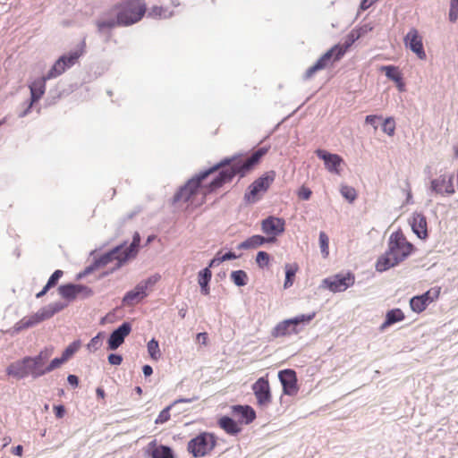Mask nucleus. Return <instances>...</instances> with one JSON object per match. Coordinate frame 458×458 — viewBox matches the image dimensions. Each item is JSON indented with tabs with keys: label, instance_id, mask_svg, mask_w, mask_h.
Segmentation results:
<instances>
[{
	"label": "nucleus",
	"instance_id": "obj_35",
	"mask_svg": "<svg viewBox=\"0 0 458 458\" xmlns=\"http://www.w3.org/2000/svg\"><path fill=\"white\" fill-rule=\"evenodd\" d=\"M381 70L384 71L386 76L389 80L393 81L394 82H400V81L402 80L403 76L400 73V72L398 71V68L396 66H394V65L382 66Z\"/></svg>",
	"mask_w": 458,
	"mask_h": 458
},
{
	"label": "nucleus",
	"instance_id": "obj_13",
	"mask_svg": "<svg viewBox=\"0 0 458 458\" xmlns=\"http://www.w3.org/2000/svg\"><path fill=\"white\" fill-rule=\"evenodd\" d=\"M131 331V325L129 322L122 323L117 328L112 331L107 340L108 350L118 349L124 342V339Z\"/></svg>",
	"mask_w": 458,
	"mask_h": 458
},
{
	"label": "nucleus",
	"instance_id": "obj_29",
	"mask_svg": "<svg viewBox=\"0 0 458 458\" xmlns=\"http://www.w3.org/2000/svg\"><path fill=\"white\" fill-rule=\"evenodd\" d=\"M198 397H193V398H181V399H177L175 400L172 404L168 405L167 407H165V409H163L160 413L158 414L157 418L155 420V423L156 424H164L165 423L166 421L169 420L170 419V411L171 409L175 406L176 404L178 403H191L192 401H195L197 400Z\"/></svg>",
	"mask_w": 458,
	"mask_h": 458
},
{
	"label": "nucleus",
	"instance_id": "obj_58",
	"mask_svg": "<svg viewBox=\"0 0 458 458\" xmlns=\"http://www.w3.org/2000/svg\"><path fill=\"white\" fill-rule=\"evenodd\" d=\"M54 412L56 418L61 419L65 414V408L63 404L55 405Z\"/></svg>",
	"mask_w": 458,
	"mask_h": 458
},
{
	"label": "nucleus",
	"instance_id": "obj_45",
	"mask_svg": "<svg viewBox=\"0 0 458 458\" xmlns=\"http://www.w3.org/2000/svg\"><path fill=\"white\" fill-rule=\"evenodd\" d=\"M103 338H104L103 332H99L96 336H94L87 345L89 351L95 352V351L98 350L103 344Z\"/></svg>",
	"mask_w": 458,
	"mask_h": 458
},
{
	"label": "nucleus",
	"instance_id": "obj_30",
	"mask_svg": "<svg viewBox=\"0 0 458 458\" xmlns=\"http://www.w3.org/2000/svg\"><path fill=\"white\" fill-rule=\"evenodd\" d=\"M122 250H123V245H118V246L113 248L112 250H110L109 251L101 255L96 260L100 267H104V266L107 265L114 259L117 260V263H116V265H117L119 263V258L122 256V253H123Z\"/></svg>",
	"mask_w": 458,
	"mask_h": 458
},
{
	"label": "nucleus",
	"instance_id": "obj_63",
	"mask_svg": "<svg viewBox=\"0 0 458 458\" xmlns=\"http://www.w3.org/2000/svg\"><path fill=\"white\" fill-rule=\"evenodd\" d=\"M380 117L377 116V115H373V114H369V115H367L366 118H365V123L367 124H369L371 126H373L374 128H377V121L379 119Z\"/></svg>",
	"mask_w": 458,
	"mask_h": 458
},
{
	"label": "nucleus",
	"instance_id": "obj_50",
	"mask_svg": "<svg viewBox=\"0 0 458 458\" xmlns=\"http://www.w3.org/2000/svg\"><path fill=\"white\" fill-rule=\"evenodd\" d=\"M66 361L62 357L53 359L45 368V375L61 367Z\"/></svg>",
	"mask_w": 458,
	"mask_h": 458
},
{
	"label": "nucleus",
	"instance_id": "obj_60",
	"mask_svg": "<svg viewBox=\"0 0 458 458\" xmlns=\"http://www.w3.org/2000/svg\"><path fill=\"white\" fill-rule=\"evenodd\" d=\"M138 293L140 294V296H142L143 298L147 297L148 296V293H147V288L146 286L144 285V284L140 281L135 287L134 289Z\"/></svg>",
	"mask_w": 458,
	"mask_h": 458
},
{
	"label": "nucleus",
	"instance_id": "obj_24",
	"mask_svg": "<svg viewBox=\"0 0 458 458\" xmlns=\"http://www.w3.org/2000/svg\"><path fill=\"white\" fill-rule=\"evenodd\" d=\"M332 58H334L333 50L327 51L313 65L307 69L304 78L306 80L310 79L317 72L323 70Z\"/></svg>",
	"mask_w": 458,
	"mask_h": 458
},
{
	"label": "nucleus",
	"instance_id": "obj_15",
	"mask_svg": "<svg viewBox=\"0 0 458 458\" xmlns=\"http://www.w3.org/2000/svg\"><path fill=\"white\" fill-rule=\"evenodd\" d=\"M430 190L437 194L445 192L453 195L455 192L454 174H442L438 178L433 179L430 182Z\"/></svg>",
	"mask_w": 458,
	"mask_h": 458
},
{
	"label": "nucleus",
	"instance_id": "obj_64",
	"mask_svg": "<svg viewBox=\"0 0 458 458\" xmlns=\"http://www.w3.org/2000/svg\"><path fill=\"white\" fill-rule=\"evenodd\" d=\"M67 381L73 387H77L79 386V377L75 375H69L67 377Z\"/></svg>",
	"mask_w": 458,
	"mask_h": 458
},
{
	"label": "nucleus",
	"instance_id": "obj_16",
	"mask_svg": "<svg viewBox=\"0 0 458 458\" xmlns=\"http://www.w3.org/2000/svg\"><path fill=\"white\" fill-rule=\"evenodd\" d=\"M285 222L283 218L269 216L261 222V229L264 233L276 240V236L284 231Z\"/></svg>",
	"mask_w": 458,
	"mask_h": 458
},
{
	"label": "nucleus",
	"instance_id": "obj_37",
	"mask_svg": "<svg viewBox=\"0 0 458 458\" xmlns=\"http://www.w3.org/2000/svg\"><path fill=\"white\" fill-rule=\"evenodd\" d=\"M143 299L144 298L140 296V293L132 289L124 294L123 298V303L126 306H132Z\"/></svg>",
	"mask_w": 458,
	"mask_h": 458
},
{
	"label": "nucleus",
	"instance_id": "obj_48",
	"mask_svg": "<svg viewBox=\"0 0 458 458\" xmlns=\"http://www.w3.org/2000/svg\"><path fill=\"white\" fill-rule=\"evenodd\" d=\"M382 130L389 136H393L394 134L395 123L393 117H387L385 119L382 124Z\"/></svg>",
	"mask_w": 458,
	"mask_h": 458
},
{
	"label": "nucleus",
	"instance_id": "obj_44",
	"mask_svg": "<svg viewBox=\"0 0 458 458\" xmlns=\"http://www.w3.org/2000/svg\"><path fill=\"white\" fill-rule=\"evenodd\" d=\"M319 247H320V250H321V253L323 255L324 258H327L329 254V238L327 236V234L321 231L319 233Z\"/></svg>",
	"mask_w": 458,
	"mask_h": 458
},
{
	"label": "nucleus",
	"instance_id": "obj_52",
	"mask_svg": "<svg viewBox=\"0 0 458 458\" xmlns=\"http://www.w3.org/2000/svg\"><path fill=\"white\" fill-rule=\"evenodd\" d=\"M161 279V276L159 274H154L141 282L144 284L146 288L151 289L159 280Z\"/></svg>",
	"mask_w": 458,
	"mask_h": 458
},
{
	"label": "nucleus",
	"instance_id": "obj_57",
	"mask_svg": "<svg viewBox=\"0 0 458 458\" xmlns=\"http://www.w3.org/2000/svg\"><path fill=\"white\" fill-rule=\"evenodd\" d=\"M311 191L309 189V188H306V187H301L299 191V197L301 199H304V200H308L310 199V196H311Z\"/></svg>",
	"mask_w": 458,
	"mask_h": 458
},
{
	"label": "nucleus",
	"instance_id": "obj_12",
	"mask_svg": "<svg viewBox=\"0 0 458 458\" xmlns=\"http://www.w3.org/2000/svg\"><path fill=\"white\" fill-rule=\"evenodd\" d=\"M403 42L405 47L410 48L420 60L426 58L422 38L416 29L412 28L409 30L403 38Z\"/></svg>",
	"mask_w": 458,
	"mask_h": 458
},
{
	"label": "nucleus",
	"instance_id": "obj_47",
	"mask_svg": "<svg viewBox=\"0 0 458 458\" xmlns=\"http://www.w3.org/2000/svg\"><path fill=\"white\" fill-rule=\"evenodd\" d=\"M270 260V255L263 250L257 253L256 262L260 268H265L268 266Z\"/></svg>",
	"mask_w": 458,
	"mask_h": 458
},
{
	"label": "nucleus",
	"instance_id": "obj_49",
	"mask_svg": "<svg viewBox=\"0 0 458 458\" xmlns=\"http://www.w3.org/2000/svg\"><path fill=\"white\" fill-rule=\"evenodd\" d=\"M439 295V290L437 289H430L427 291L426 293L420 294V296L425 302L428 304V306L434 301V300L437 299Z\"/></svg>",
	"mask_w": 458,
	"mask_h": 458
},
{
	"label": "nucleus",
	"instance_id": "obj_7",
	"mask_svg": "<svg viewBox=\"0 0 458 458\" xmlns=\"http://www.w3.org/2000/svg\"><path fill=\"white\" fill-rule=\"evenodd\" d=\"M215 446V437L210 433L203 432L189 441L187 449L194 457H202L213 450Z\"/></svg>",
	"mask_w": 458,
	"mask_h": 458
},
{
	"label": "nucleus",
	"instance_id": "obj_33",
	"mask_svg": "<svg viewBox=\"0 0 458 458\" xmlns=\"http://www.w3.org/2000/svg\"><path fill=\"white\" fill-rule=\"evenodd\" d=\"M248 249H256L266 242H273L274 238H266L262 235H252L251 237L248 238L247 240Z\"/></svg>",
	"mask_w": 458,
	"mask_h": 458
},
{
	"label": "nucleus",
	"instance_id": "obj_53",
	"mask_svg": "<svg viewBox=\"0 0 458 458\" xmlns=\"http://www.w3.org/2000/svg\"><path fill=\"white\" fill-rule=\"evenodd\" d=\"M100 267V266L98 264L97 260L95 259V261L93 262V264H91L90 266L87 267L83 272L78 274L77 276V279H81L82 278L83 276L92 273L95 269Z\"/></svg>",
	"mask_w": 458,
	"mask_h": 458
},
{
	"label": "nucleus",
	"instance_id": "obj_6",
	"mask_svg": "<svg viewBox=\"0 0 458 458\" xmlns=\"http://www.w3.org/2000/svg\"><path fill=\"white\" fill-rule=\"evenodd\" d=\"M315 317V313L302 314L294 318L285 319L278 323L272 330L273 337H282L292 334H298L302 327L309 324Z\"/></svg>",
	"mask_w": 458,
	"mask_h": 458
},
{
	"label": "nucleus",
	"instance_id": "obj_54",
	"mask_svg": "<svg viewBox=\"0 0 458 458\" xmlns=\"http://www.w3.org/2000/svg\"><path fill=\"white\" fill-rule=\"evenodd\" d=\"M63 271L60 269L55 270L48 278L47 282L49 284L55 286L59 281V279L63 276Z\"/></svg>",
	"mask_w": 458,
	"mask_h": 458
},
{
	"label": "nucleus",
	"instance_id": "obj_19",
	"mask_svg": "<svg viewBox=\"0 0 458 458\" xmlns=\"http://www.w3.org/2000/svg\"><path fill=\"white\" fill-rule=\"evenodd\" d=\"M316 155L318 158L324 161L327 169L335 174H339L338 167L340 166L343 159L336 154H332L324 149H317Z\"/></svg>",
	"mask_w": 458,
	"mask_h": 458
},
{
	"label": "nucleus",
	"instance_id": "obj_56",
	"mask_svg": "<svg viewBox=\"0 0 458 458\" xmlns=\"http://www.w3.org/2000/svg\"><path fill=\"white\" fill-rule=\"evenodd\" d=\"M107 359L111 365H120L123 361L122 355L118 353H110Z\"/></svg>",
	"mask_w": 458,
	"mask_h": 458
},
{
	"label": "nucleus",
	"instance_id": "obj_32",
	"mask_svg": "<svg viewBox=\"0 0 458 458\" xmlns=\"http://www.w3.org/2000/svg\"><path fill=\"white\" fill-rule=\"evenodd\" d=\"M218 425L230 435H236L241 431V428L235 420L228 416L221 417L218 420Z\"/></svg>",
	"mask_w": 458,
	"mask_h": 458
},
{
	"label": "nucleus",
	"instance_id": "obj_36",
	"mask_svg": "<svg viewBox=\"0 0 458 458\" xmlns=\"http://www.w3.org/2000/svg\"><path fill=\"white\" fill-rule=\"evenodd\" d=\"M81 345V343L80 340L73 341L72 344H70L62 353L61 357L63 358V360L68 361L80 349Z\"/></svg>",
	"mask_w": 458,
	"mask_h": 458
},
{
	"label": "nucleus",
	"instance_id": "obj_51",
	"mask_svg": "<svg viewBox=\"0 0 458 458\" xmlns=\"http://www.w3.org/2000/svg\"><path fill=\"white\" fill-rule=\"evenodd\" d=\"M448 19L451 22H455L458 19V0L450 1V9Z\"/></svg>",
	"mask_w": 458,
	"mask_h": 458
},
{
	"label": "nucleus",
	"instance_id": "obj_3",
	"mask_svg": "<svg viewBox=\"0 0 458 458\" xmlns=\"http://www.w3.org/2000/svg\"><path fill=\"white\" fill-rule=\"evenodd\" d=\"M229 159H222L219 163L215 165L201 171L194 177L190 179L185 185L182 186L179 191L174 194L173 200L174 203L182 201L187 202L197 192L198 189L200 186V183L203 180H205L208 175L215 173L216 171H219L220 166L225 163H228Z\"/></svg>",
	"mask_w": 458,
	"mask_h": 458
},
{
	"label": "nucleus",
	"instance_id": "obj_2",
	"mask_svg": "<svg viewBox=\"0 0 458 458\" xmlns=\"http://www.w3.org/2000/svg\"><path fill=\"white\" fill-rule=\"evenodd\" d=\"M414 250L412 243L408 242L401 231L394 232L388 240V249L376 263L378 272H385L405 260Z\"/></svg>",
	"mask_w": 458,
	"mask_h": 458
},
{
	"label": "nucleus",
	"instance_id": "obj_38",
	"mask_svg": "<svg viewBox=\"0 0 458 458\" xmlns=\"http://www.w3.org/2000/svg\"><path fill=\"white\" fill-rule=\"evenodd\" d=\"M410 307L412 311L420 313L426 310L428 304L421 299L420 295H416L410 300Z\"/></svg>",
	"mask_w": 458,
	"mask_h": 458
},
{
	"label": "nucleus",
	"instance_id": "obj_46",
	"mask_svg": "<svg viewBox=\"0 0 458 458\" xmlns=\"http://www.w3.org/2000/svg\"><path fill=\"white\" fill-rule=\"evenodd\" d=\"M212 277V272L209 267H205L201 269L198 274V283L199 284H209V282Z\"/></svg>",
	"mask_w": 458,
	"mask_h": 458
},
{
	"label": "nucleus",
	"instance_id": "obj_20",
	"mask_svg": "<svg viewBox=\"0 0 458 458\" xmlns=\"http://www.w3.org/2000/svg\"><path fill=\"white\" fill-rule=\"evenodd\" d=\"M96 25L98 33L106 35L107 38L110 37V32L114 27L123 26L122 24H120L117 13L108 14L100 17L96 21Z\"/></svg>",
	"mask_w": 458,
	"mask_h": 458
},
{
	"label": "nucleus",
	"instance_id": "obj_39",
	"mask_svg": "<svg viewBox=\"0 0 458 458\" xmlns=\"http://www.w3.org/2000/svg\"><path fill=\"white\" fill-rule=\"evenodd\" d=\"M147 348L148 352L152 360H157L161 357L159 344L155 338H152L148 343Z\"/></svg>",
	"mask_w": 458,
	"mask_h": 458
},
{
	"label": "nucleus",
	"instance_id": "obj_17",
	"mask_svg": "<svg viewBox=\"0 0 458 458\" xmlns=\"http://www.w3.org/2000/svg\"><path fill=\"white\" fill-rule=\"evenodd\" d=\"M140 243V235L139 233L136 232V233H134V234L132 236V241L130 243V245L127 246L126 248L123 247V250H122L123 253H122V256L119 258V263L117 265H115V267L114 269L120 268L129 259L134 258L139 251Z\"/></svg>",
	"mask_w": 458,
	"mask_h": 458
},
{
	"label": "nucleus",
	"instance_id": "obj_41",
	"mask_svg": "<svg viewBox=\"0 0 458 458\" xmlns=\"http://www.w3.org/2000/svg\"><path fill=\"white\" fill-rule=\"evenodd\" d=\"M296 271H297V266L293 267L289 264H287L285 266V280H284V287L285 289H287L293 285Z\"/></svg>",
	"mask_w": 458,
	"mask_h": 458
},
{
	"label": "nucleus",
	"instance_id": "obj_26",
	"mask_svg": "<svg viewBox=\"0 0 458 458\" xmlns=\"http://www.w3.org/2000/svg\"><path fill=\"white\" fill-rule=\"evenodd\" d=\"M148 451L151 458H174L171 447L163 445L156 446L155 441L149 443Z\"/></svg>",
	"mask_w": 458,
	"mask_h": 458
},
{
	"label": "nucleus",
	"instance_id": "obj_27",
	"mask_svg": "<svg viewBox=\"0 0 458 458\" xmlns=\"http://www.w3.org/2000/svg\"><path fill=\"white\" fill-rule=\"evenodd\" d=\"M81 289H83L81 284L69 283L60 285L58 287V293L64 299L72 301L80 294V290Z\"/></svg>",
	"mask_w": 458,
	"mask_h": 458
},
{
	"label": "nucleus",
	"instance_id": "obj_42",
	"mask_svg": "<svg viewBox=\"0 0 458 458\" xmlns=\"http://www.w3.org/2000/svg\"><path fill=\"white\" fill-rule=\"evenodd\" d=\"M341 195L348 200L350 203H352L357 198L356 190L348 185H342L340 189Z\"/></svg>",
	"mask_w": 458,
	"mask_h": 458
},
{
	"label": "nucleus",
	"instance_id": "obj_25",
	"mask_svg": "<svg viewBox=\"0 0 458 458\" xmlns=\"http://www.w3.org/2000/svg\"><path fill=\"white\" fill-rule=\"evenodd\" d=\"M48 81L45 76L35 80L29 86L30 90V100L32 103L38 101L46 90V81Z\"/></svg>",
	"mask_w": 458,
	"mask_h": 458
},
{
	"label": "nucleus",
	"instance_id": "obj_34",
	"mask_svg": "<svg viewBox=\"0 0 458 458\" xmlns=\"http://www.w3.org/2000/svg\"><path fill=\"white\" fill-rule=\"evenodd\" d=\"M230 277L237 286H245L248 284V275L244 270L233 271Z\"/></svg>",
	"mask_w": 458,
	"mask_h": 458
},
{
	"label": "nucleus",
	"instance_id": "obj_21",
	"mask_svg": "<svg viewBox=\"0 0 458 458\" xmlns=\"http://www.w3.org/2000/svg\"><path fill=\"white\" fill-rule=\"evenodd\" d=\"M232 414L237 418L240 423L250 424L256 418V412L252 407L249 405H233L232 406Z\"/></svg>",
	"mask_w": 458,
	"mask_h": 458
},
{
	"label": "nucleus",
	"instance_id": "obj_31",
	"mask_svg": "<svg viewBox=\"0 0 458 458\" xmlns=\"http://www.w3.org/2000/svg\"><path fill=\"white\" fill-rule=\"evenodd\" d=\"M25 361L28 376L30 375L33 378H38L45 375L44 368H41L32 356H25Z\"/></svg>",
	"mask_w": 458,
	"mask_h": 458
},
{
	"label": "nucleus",
	"instance_id": "obj_62",
	"mask_svg": "<svg viewBox=\"0 0 458 458\" xmlns=\"http://www.w3.org/2000/svg\"><path fill=\"white\" fill-rule=\"evenodd\" d=\"M221 257L222 260L225 262L227 260L236 259L241 257V254H236L233 251H227L225 254L221 255Z\"/></svg>",
	"mask_w": 458,
	"mask_h": 458
},
{
	"label": "nucleus",
	"instance_id": "obj_14",
	"mask_svg": "<svg viewBox=\"0 0 458 458\" xmlns=\"http://www.w3.org/2000/svg\"><path fill=\"white\" fill-rule=\"evenodd\" d=\"M278 378L283 386V392L286 395H294L298 392L296 372L286 369L278 372Z\"/></svg>",
	"mask_w": 458,
	"mask_h": 458
},
{
	"label": "nucleus",
	"instance_id": "obj_55",
	"mask_svg": "<svg viewBox=\"0 0 458 458\" xmlns=\"http://www.w3.org/2000/svg\"><path fill=\"white\" fill-rule=\"evenodd\" d=\"M374 29V26L371 23H365L362 26H360L356 31L360 35V37H363L369 32L372 31Z\"/></svg>",
	"mask_w": 458,
	"mask_h": 458
},
{
	"label": "nucleus",
	"instance_id": "obj_61",
	"mask_svg": "<svg viewBox=\"0 0 458 458\" xmlns=\"http://www.w3.org/2000/svg\"><path fill=\"white\" fill-rule=\"evenodd\" d=\"M224 262L221 257V251H218L216 256L210 260L208 267H213L218 266L220 263Z\"/></svg>",
	"mask_w": 458,
	"mask_h": 458
},
{
	"label": "nucleus",
	"instance_id": "obj_10",
	"mask_svg": "<svg viewBox=\"0 0 458 458\" xmlns=\"http://www.w3.org/2000/svg\"><path fill=\"white\" fill-rule=\"evenodd\" d=\"M276 173L269 171L255 180L250 186V191L245 194V198L249 202H255L257 200V195L259 192L266 191L270 184L274 182Z\"/></svg>",
	"mask_w": 458,
	"mask_h": 458
},
{
	"label": "nucleus",
	"instance_id": "obj_23",
	"mask_svg": "<svg viewBox=\"0 0 458 458\" xmlns=\"http://www.w3.org/2000/svg\"><path fill=\"white\" fill-rule=\"evenodd\" d=\"M6 374L17 380L23 379L28 377L25 357L21 360L11 363L6 368Z\"/></svg>",
	"mask_w": 458,
	"mask_h": 458
},
{
	"label": "nucleus",
	"instance_id": "obj_28",
	"mask_svg": "<svg viewBox=\"0 0 458 458\" xmlns=\"http://www.w3.org/2000/svg\"><path fill=\"white\" fill-rule=\"evenodd\" d=\"M405 316L400 309H393L386 312V319L379 327L380 331H385L388 327L403 321Z\"/></svg>",
	"mask_w": 458,
	"mask_h": 458
},
{
	"label": "nucleus",
	"instance_id": "obj_18",
	"mask_svg": "<svg viewBox=\"0 0 458 458\" xmlns=\"http://www.w3.org/2000/svg\"><path fill=\"white\" fill-rule=\"evenodd\" d=\"M409 223L411 226L412 232L418 238L425 240L428 236L427 218L422 213H413Z\"/></svg>",
	"mask_w": 458,
	"mask_h": 458
},
{
	"label": "nucleus",
	"instance_id": "obj_11",
	"mask_svg": "<svg viewBox=\"0 0 458 458\" xmlns=\"http://www.w3.org/2000/svg\"><path fill=\"white\" fill-rule=\"evenodd\" d=\"M252 390L260 407H267L271 403V392L267 378L259 377L253 384Z\"/></svg>",
	"mask_w": 458,
	"mask_h": 458
},
{
	"label": "nucleus",
	"instance_id": "obj_1",
	"mask_svg": "<svg viewBox=\"0 0 458 458\" xmlns=\"http://www.w3.org/2000/svg\"><path fill=\"white\" fill-rule=\"evenodd\" d=\"M267 151L266 148H260L253 152L250 157L244 159L238 155L225 157V159H229V161L220 166L218 174L208 184V191L220 188L235 175L245 176L260 161Z\"/></svg>",
	"mask_w": 458,
	"mask_h": 458
},
{
	"label": "nucleus",
	"instance_id": "obj_9",
	"mask_svg": "<svg viewBox=\"0 0 458 458\" xmlns=\"http://www.w3.org/2000/svg\"><path fill=\"white\" fill-rule=\"evenodd\" d=\"M355 277L352 273L336 274L325 278L323 285L333 293L344 292L354 284Z\"/></svg>",
	"mask_w": 458,
	"mask_h": 458
},
{
	"label": "nucleus",
	"instance_id": "obj_22",
	"mask_svg": "<svg viewBox=\"0 0 458 458\" xmlns=\"http://www.w3.org/2000/svg\"><path fill=\"white\" fill-rule=\"evenodd\" d=\"M360 35L356 31V30H352L346 37L344 43L341 45H335L330 50H333V57L334 61L340 60L344 55L345 54L346 50L356 41L360 38Z\"/></svg>",
	"mask_w": 458,
	"mask_h": 458
},
{
	"label": "nucleus",
	"instance_id": "obj_43",
	"mask_svg": "<svg viewBox=\"0 0 458 458\" xmlns=\"http://www.w3.org/2000/svg\"><path fill=\"white\" fill-rule=\"evenodd\" d=\"M173 15L172 12H168L162 6H154L149 12L148 16L153 18H170Z\"/></svg>",
	"mask_w": 458,
	"mask_h": 458
},
{
	"label": "nucleus",
	"instance_id": "obj_4",
	"mask_svg": "<svg viewBox=\"0 0 458 458\" xmlns=\"http://www.w3.org/2000/svg\"><path fill=\"white\" fill-rule=\"evenodd\" d=\"M66 303L61 301L49 303L41 308L35 314L21 318L14 325L13 329L18 333L29 327H32L35 325L52 318L55 314L66 308Z\"/></svg>",
	"mask_w": 458,
	"mask_h": 458
},
{
	"label": "nucleus",
	"instance_id": "obj_5",
	"mask_svg": "<svg viewBox=\"0 0 458 458\" xmlns=\"http://www.w3.org/2000/svg\"><path fill=\"white\" fill-rule=\"evenodd\" d=\"M146 13V4L142 0H127L116 12L120 24L132 25L142 19Z\"/></svg>",
	"mask_w": 458,
	"mask_h": 458
},
{
	"label": "nucleus",
	"instance_id": "obj_59",
	"mask_svg": "<svg viewBox=\"0 0 458 458\" xmlns=\"http://www.w3.org/2000/svg\"><path fill=\"white\" fill-rule=\"evenodd\" d=\"M138 293L140 294V296H142L143 298L147 297L148 296V293H147V288L146 286L144 285V284L140 281L135 287L134 289Z\"/></svg>",
	"mask_w": 458,
	"mask_h": 458
},
{
	"label": "nucleus",
	"instance_id": "obj_8",
	"mask_svg": "<svg viewBox=\"0 0 458 458\" xmlns=\"http://www.w3.org/2000/svg\"><path fill=\"white\" fill-rule=\"evenodd\" d=\"M81 54L78 51L71 52L69 55L60 56L48 72L45 75L46 79H55L63 74L67 69L75 64Z\"/></svg>",
	"mask_w": 458,
	"mask_h": 458
},
{
	"label": "nucleus",
	"instance_id": "obj_40",
	"mask_svg": "<svg viewBox=\"0 0 458 458\" xmlns=\"http://www.w3.org/2000/svg\"><path fill=\"white\" fill-rule=\"evenodd\" d=\"M53 354V348H45L38 355L32 356V358L38 363L41 368H45L47 361Z\"/></svg>",
	"mask_w": 458,
	"mask_h": 458
}]
</instances>
